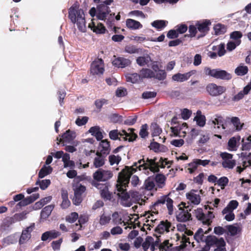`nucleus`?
Listing matches in <instances>:
<instances>
[{
    "label": "nucleus",
    "instance_id": "obj_64",
    "mask_svg": "<svg viewBox=\"0 0 251 251\" xmlns=\"http://www.w3.org/2000/svg\"><path fill=\"white\" fill-rule=\"evenodd\" d=\"M146 215L148 222H151V223L149 224L150 226H151V225L153 226V224L156 221L157 215H154L151 213H147Z\"/></svg>",
    "mask_w": 251,
    "mask_h": 251
},
{
    "label": "nucleus",
    "instance_id": "obj_25",
    "mask_svg": "<svg viewBox=\"0 0 251 251\" xmlns=\"http://www.w3.org/2000/svg\"><path fill=\"white\" fill-rule=\"evenodd\" d=\"M240 137L239 136L233 137L231 138L228 141L227 149L228 151H236L239 145Z\"/></svg>",
    "mask_w": 251,
    "mask_h": 251
},
{
    "label": "nucleus",
    "instance_id": "obj_56",
    "mask_svg": "<svg viewBox=\"0 0 251 251\" xmlns=\"http://www.w3.org/2000/svg\"><path fill=\"white\" fill-rule=\"evenodd\" d=\"M166 73L164 70H160L157 72H154V76L153 78H156L159 80H163L166 78Z\"/></svg>",
    "mask_w": 251,
    "mask_h": 251
},
{
    "label": "nucleus",
    "instance_id": "obj_49",
    "mask_svg": "<svg viewBox=\"0 0 251 251\" xmlns=\"http://www.w3.org/2000/svg\"><path fill=\"white\" fill-rule=\"evenodd\" d=\"M121 159V157L119 155L111 154L108 156L109 162L112 166L118 165Z\"/></svg>",
    "mask_w": 251,
    "mask_h": 251
},
{
    "label": "nucleus",
    "instance_id": "obj_63",
    "mask_svg": "<svg viewBox=\"0 0 251 251\" xmlns=\"http://www.w3.org/2000/svg\"><path fill=\"white\" fill-rule=\"evenodd\" d=\"M148 128V126L147 124H144L142 126L140 130V132H139V135L142 138H145L148 135V132L147 131Z\"/></svg>",
    "mask_w": 251,
    "mask_h": 251
},
{
    "label": "nucleus",
    "instance_id": "obj_23",
    "mask_svg": "<svg viewBox=\"0 0 251 251\" xmlns=\"http://www.w3.org/2000/svg\"><path fill=\"white\" fill-rule=\"evenodd\" d=\"M112 64L114 66L118 68H124L130 65L131 61L128 59L118 57L115 58L112 61Z\"/></svg>",
    "mask_w": 251,
    "mask_h": 251
},
{
    "label": "nucleus",
    "instance_id": "obj_32",
    "mask_svg": "<svg viewBox=\"0 0 251 251\" xmlns=\"http://www.w3.org/2000/svg\"><path fill=\"white\" fill-rule=\"evenodd\" d=\"M142 80L144 78H151L154 76V72L148 68H143L139 72Z\"/></svg>",
    "mask_w": 251,
    "mask_h": 251
},
{
    "label": "nucleus",
    "instance_id": "obj_28",
    "mask_svg": "<svg viewBox=\"0 0 251 251\" xmlns=\"http://www.w3.org/2000/svg\"><path fill=\"white\" fill-rule=\"evenodd\" d=\"M155 235L156 237L155 244L156 245L159 247L160 250L161 251H170L171 250L172 244L169 242V241L165 240L162 243L159 244L161 240L158 237V236L156 234Z\"/></svg>",
    "mask_w": 251,
    "mask_h": 251
},
{
    "label": "nucleus",
    "instance_id": "obj_38",
    "mask_svg": "<svg viewBox=\"0 0 251 251\" xmlns=\"http://www.w3.org/2000/svg\"><path fill=\"white\" fill-rule=\"evenodd\" d=\"M54 208L53 205H49L44 208L41 212V218L46 220L50 215L51 211Z\"/></svg>",
    "mask_w": 251,
    "mask_h": 251
},
{
    "label": "nucleus",
    "instance_id": "obj_60",
    "mask_svg": "<svg viewBox=\"0 0 251 251\" xmlns=\"http://www.w3.org/2000/svg\"><path fill=\"white\" fill-rule=\"evenodd\" d=\"M78 214L76 212H73L66 217V220L69 223H73L75 222L78 219Z\"/></svg>",
    "mask_w": 251,
    "mask_h": 251
},
{
    "label": "nucleus",
    "instance_id": "obj_2",
    "mask_svg": "<svg viewBox=\"0 0 251 251\" xmlns=\"http://www.w3.org/2000/svg\"><path fill=\"white\" fill-rule=\"evenodd\" d=\"M69 18L75 25L78 30L85 33L87 30L85 17L82 9L79 8L77 2L74 3L69 9Z\"/></svg>",
    "mask_w": 251,
    "mask_h": 251
},
{
    "label": "nucleus",
    "instance_id": "obj_34",
    "mask_svg": "<svg viewBox=\"0 0 251 251\" xmlns=\"http://www.w3.org/2000/svg\"><path fill=\"white\" fill-rule=\"evenodd\" d=\"M126 81L132 83H137L142 81L139 74H128L126 75Z\"/></svg>",
    "mask_w": 251,
    "mask_h": 251
},
{
    "label": "nucleus",
    "instance_id": "obj_37",
    "mask_svg": "<svg viewBox=\"0 0 251 251\" xmlns=\"http://www.w3.org/2000/svg\"><path fill=\"white\" fill-rule=\"evenodd\" d=\"M194 120L200 126L203 127L205 124V117L201 115V112L200 110L197 111V115L195 117Z\"/></svg>",
    "mask_w": 251,
    "mask_h": 251
},
{
    "label": "nucleus",
    "instance_id": "obj_8",
    "mask_svg": "<svg viewBox=\"0 0 251 251\" xmlns=\"http://www.w3.org/2000/svg\"><path fill=\"white\" fill-rule=\"evenodd\" d=\"M237 201H231L227 206L223 210L222 213L225 216L224 218L227 221H231L235 218L233 210L238 206Z\"/></svg>",
    "mask_w": 251,
    "mask_h": 251
},
{
    "label": "nucleus",
    "instance_id": "obj_51",
    "mask_svg": "<svg viewBox=\"0 0 251 251\" xmlns=\"http://www.w3.org/2000/svg\"><path fill=\"white\" fill-rule=\"evenodd\" d=\"M165 176L162 174H157L155 177V182L160 188H162L165 185Z\"/></svg>",
    "mask_w": 251,
    "mask_h": 251
},
{
    "label": "nucleus",
    "instance_id": "obj_54",
    "mask_svg": "<svg viewBox=\"0 0 251 251\" xmlns=\"http://www.w3.org/2000/svg\"><path fill=\"white\" fill-rule=\"evenodd\" d=\"M227 229L231 235L234 236L241 231L240 227L238 226L230 225L227 226Z\"/></svg>",
    "mask_w": 251,
    "mask_h": 251
},
{
    "label": "nucleus",
    "instance_id": "obj_42",
    "mask_svg": "<svg viewBox=\"0 0 251 251\" xmlns=\"http://www.w3.org/2000/svg\"><path fill=\"white\" fill-rule=\"evenodd\" d=\"M52 171V168L50 166L44 165L39 172V177L43 178L47 175L50 174Z\"/></svg>",
    "mask_w": 251,
    "mask_h": 251
},
{
    "label": "nucleus",
    "instance_id": "obj_41",
    "mask_svg": "<svg viewBox=\"0 0 251 251\" xmlns=\"http://www.w3.org/2000/svg\"><path fill=\"white\" fill-rule=\"evenodd\" d=\"M225 44H220L217 46H213L212 48L213 50L215 51L220 57L223 56L226 53Z\"/></svg>",
    "mask_w": 251,
    "mask_h": 251
},
{
    "label": "nucleus",
    "instance_id": "obj_13",
    "mask_svg": "<svg viewBox=\"0 0 251 251\" xmlns=\"http://www.w3.org/2000/svg\"><path fill=\"white\" fill-rule=\"evenodd\" d=\"M74 191V197L73 201L74 204L79 205L82 201V195L85 191V187L80 184L77 183L73 185Z\"/></svg>",
    "mask_w": 251,
    "mask_h": 251
},
{
    "label": "nucleus",
    "instance_id": "obj_59",
    "mask_svg": "<svg viewBox=\"0 0 251 251\" xmlns=\"http://www.w3.org/2000/svg\"><path fill=\"white\" fill-rule=\"evenodd\" d=\"M36 184H39L41 189L45 190L50 184V179H44L37 181Z\"/></svg>",
    "mask_w": 251,
    "mask_h": 251
},
{
    "label": "nucleus",
    "instance_id": "obj_39",
    "mask_svg": "<svg viewBox=\"0 0 251 251\" xmlns=\"http://www.w3.org/2000/svg\"><path fill=\"white\" fill-rule=\"evenodd\" d=\"M30 212L28 208L21 213L15 214L12 217L13 222H19L25 219L27 214Z\"/></svg>",
    "mask_w": 251,
    "mask_h": 251
},
{
    "label": "nucleus",
    "instance_id": "obj_7",
    "mask_svg": "<svg viewBox=\"0 0 251 251\" xmlns=\"http://www.w3.org/2000/svg\"><path fill=\"white\" fill-rule=\"evenodd\" d=\"M194 215L197 219L201 221L203 225L209 226L211 224L214 215L212 212L208 211L207 214H204L201 208L195 210Z\"/></svg>",
    "mask_w": 251,
    "mask_h": 251
},
{
    "label": "nucleus",
    "instance_id": "obj_17",
    "mask_svg": "<svg viewBox=\"0 0 251 251\" xmlns=\"http://www.w3.org/2000/svg\"><path fill=\"white\" fill-rule=\"evenodd\" d=\"M186 196L188 201L193 204L198 205L201 201V196L196 191H191L186 194Z\"/></svg>",
    "mask_w": 251,
    "mask_h": 251
},
{
    "label": "nucleus",
    "instance_id": "obj_62",
    "mask_svg": "<svg viewBox=\"0 0 251 251\" xmlns=\"http://www.w3.org/2000/svg\"><path fill=\"white\" fill-rule=\"evenodd\" d=\"M129 15L136 17H141V18L145 19L146 16L144 13L140 10H133L129 12Z\"/></svg>",
    "mask_w": 251,
    "mask_h": 251
},
{
    "label": "nucleus",
    "instance_id": "obj_21",
    "mask_svg": "<svg viewBox=\"0 0 251 251\" xmlns=\"http://www.w3.org/2000/svg\"><path fill=\"white\" fill-rule=\"evenodd\" d=\"M204 242L206 243L208 247L214 244L219 246L225 245V242L223 238H221L218 239L216 237L212 236H206Z\"/></svg>",
    "mask_w": 251,
    "mask_h": 251
},
{
    "label": "nucleus",
    "instance_id": "obj_26",
    "mask_svg": "<svg viewBox=\"0 0 251 251\" xmlns=\"http://www.w3.org/2000/svg\"><path fill=\"white\" fill-rule=\"evenodd\" d=\"M191 217V215L187 210L180 209L176 218L178 222H185L189 220Z\"/></svg>",
    "mask_w": 251,
    "mask_h": 251
},
{
    "label": "nucleus",
    "instance_id": "obj_16",
    "mask_svg": "<svg viewBox=\"0 0 251 251\" xmlns=\"http://www.w3.org/2000/svg\"><path fill=\"white\" fill-rule=\"evenodd\" d=\"M209 124L215 129V132H219L225 129L224 125V119L221 116H216V117L209 122Z\"/></svg>",
    "mask_w": 251,
    "mask_h": 251
},
{
    "label": "nucleus",
    "instance_id": "obj_31",
    "mask_svg": "<svg viewBox=\"0 0 251 251\" xmlns=\"http://www.w3.org/2000/svg\"><path fill=\"white\" fill-rule=\"evenodd\" d=\"M126 25L128 28L133 30L141 28L143 26L139 22L131 19H128L126 20Z\"/></svg>",
    "mask_w": 251,
    "mask_h": 251
},
{
    "label": "nucleus",
    "instance_id": "obj_14",
    "mask_svg": "<svg viewBox=\"0 0 251 251\" xmlns=\"http://www.w3.org/2000/svg\"><path fill=\"white\" fill-rule=\"evenodd\" d=\"M92 185L100 190L101 197L105 200H110L112 194L108 190L107 183H100L98 182H93Z\"/></svg>",
    "mask_w": 251,
    "mask_h": 251
},
{
    "label": "nucleus",
    "instance_id": "obj_11",
    "mask_svg": "<svg viewBox=\"0 0 251 251\" xmlns=\"http://www.w3.org/2000/svg\"><path fill=\"white\" fill-rule=\"evenodd\" d=\"M104 71V63L101 59L95 60L91 65L90 73L93 75H100Z\"/></svg>",
    "mask_w": 251,
    "mask_h": 251
},
{
    "label": "nucleus",
    "instance_id": "obj_30",
    "mask_svg": "<svg viewBox=\"0 0 251 251\" xmlns=\"http://www.w3.org/2000/svg\"><path fill=\"white\" fill-rule=\"evenodd\" d=\"M249 72L248 66L244 63H240L235 69L234 73L238 76H244L247 75Z\"/></svg>",
    "mask_w": 251,
    "mask_h": 251
},
{
    "label": "nucleus",
    "instance_id": "obj_9",
    "mask_svg": "<svg viewBox=\"0 0 251 251\" xmlns=\"http://www.w3.org/2000/svg\"><path fill=\"white\" fill-rule=\"evenodd\" d=\"M207 93L212 97H217L226 92V87L221 85H218L215 83L208 84L206 87Z\"/></svg>",
    "mask_w": 251,
    "mask_h": 251
},
{
    "label": "nucleus",
    "instance_id": "obj_45",
    "mask_svg": "<svg viewBox=\"0 0 251 251\" xmlns=\"http://www.w3.org/2000/svg\"><path fill=\"white\" fill-rule=\"evenodd\" d=\"M242 149L243 151H250L251 149V136L242 139Z\"/></svg>",
    "mask_w": 251,
    "mask_h": 251
},
{
    "label": "nucleus",
    "instance_id": "obj_1",
    "mask_svg": "<svg viewBox=\"0 0 251 251\" xmlns=\"http://www.w3.org/2000/svg\"><path fill=\"white\" fill-rule=\"evenodd\" d=\"M170 163L167 161L166 159H163L160 158L158 162L154 160L147 159H140L138 162H136L131 167H125L119 174L116 184L117 195L121 199V203L126 207H130L133 202L140 200V196L136 191H131L129 194L126 192V188L127 186L131 176L136 171L137 168L140 171H146L149 170L153 172L159 171V168H164L166 166L170 167Z\"/></svg>",
    "mask_w": 251,
    "mask_h": 251
},
{
    "label": "nucleus",
    "instance_id": "obj_53",
    "mask_svg": "<svg viewBox=\"0 0 251 251\" xmlns=\"http://www.w3.org/2000/svg\"><path fill=\"white\" fill-rule=\"evenodd\" d=\"M214 29L216 35L224 34L226 31V27L224 25L218 24L215 25Z\"/></svg>",
    "mask_w": 251,
    "mask_h": 251
},
{
    "label": "nucleus",
    "instance_id": "obj_4",
    "mask_svg": "<svg viewBox=\"0 0 251 251\" xmlns=\"http://www.w3.org/2000/svg\"><path fill=\"white\" fill-rule=\"evenodd\" d=\"M171 193L168 195H164L160 197L158 200L152 205L151 210L148 213H151L154 215H157L158 211L161 209L162 206L166 205L169 215H172L174 211L173 201L169 197Z\"/></svg>",
    "mask_w": 251,
    "mask_h": 251
},
{
    "label": "nucleus",
    "instance_id": "obj_58",
    "mask_svg": "<svg viewBox=\"0 0 251 251\" xmlns=\"http://www.w3.org/2000/svg\"><path fill=\"white\" fill-rule=\"evenodd\" d=\"M240 43L241 40L228 42L227 44V50L230 51H232L234 50L237 46L239 45Z\"/></svg>",
    "mask_w": 251,
    "mask_h": 251
},
{
    "label": "nucleus",
    "instance_id": "obj_6",
    "mask_svg": "<svg viewBox=\"0 0 251 251\" xmlns=\"http://www.w3.org/2000/svg\"><path fill=\"white\" fill-rule=\"evenodd\" d=\"M204 72L206 75L216 79L229 80L232 78L230 74L219 69H211L209 67H206L204 68Z\"/></svg>",
    "mask_w": 251,
    "mask_h": 251
},
{
    "label": "nucleus",
    "instance_id": "obj_50",
    "mask_svg": "<svg viewBox=\"0 0 251 251\" xmlns=\"http://www.w3.org/2000/svg\"><path fill=\"white\" fill-rule=\"evenodd\" d=\"M167 22L164 20H156L151 23V25L158 30H161L166 26Z\"/></svg>",
    "mask_w": 251,
    "mask_h": 251
},
{
    "label": "nucleus",
    "instance_id": "obj_47",
    "mask_svg": "<svg viewBox=\"0 0 251 251\" xmlns=\"http://www.w3.org/2000/svg\"><path fill=\"white\" fill-rule=\"evenodd\" d=\"M111 217L112 223L114 225H120L124 223L118 212H114Z\"/></svg>",
    "mask_w": 251,
    "mask_h": 251
},
{
    "label": "nucleus",
    "instance_id": "obj_3",
    "mask_svg": "<svg viewBox=\"0 0 251 251\" xmlns=\"http://www.w3.org/2000/svg\"><path fill=\"white\" fill-rule=\"evenodd\" d=\"M113 0H107L97 6V17L99 20L104 21L107 25L112 26L114 21V13H110L108 5Z\"/></svg>",
    "mask_w": 251,
    "mask_h": 251
},
{
    "label": "nucleus",
    "instance_id": "obj_35",
    "mask_svg": "<svg viewBox=\"0 0 251 251\" xmlns=\"http://www.w3.org/2000/svg\"><path fill=\"white\" fill-rule=\"evenodd\" d=\"M99 150L100 153H108L110 150L109 142L106 140H102L100 144Z\"/></svg>",
    "mask_w": 251,
    "mask_h": 251
},
{
    "label": "nucleus",
    "instance_id": "obj_43",
    "mask_svg": "<svg viewBox=\"0 0 251 251\" xmlns=\"http://www.w3.org/2000/svg\"><path fill=\"white\" fill-rule=\"evenodd\" d=\"M111 220L110 215L103 213L100 216L99 220V224L101 226H105L110 223Z\"/></svg>",
    "mask_w": 251,
    "mask_h": 251
},
{
    "label": "nucleus",
    "instance_id": "obj_40",
    "mask_svg": "<svg viewBox=\"0 0 251 251\" xmlns=\"http://www.w3.org/2000/svg\"><path fill=\"white\" fill-rule=\"evenodd\" d=\"M210 24V21L209 20H206L201 23H200L197 25V29L200 32L204 33L208 30V25Z\"/></svg>",
    "mask_w": 251,
    "mask_h": 251
},
{
    "label": "nucleus",
    "instance_id": "obj_22",
    "mask_svg": "<svg viewBox=\"0 0 251 251\" xmlns=\"http://www.w3.org/2000/svg\"><path fill=\"white\" fill-rule=\"evenodd\" d=\"M196 72V71L192 70L190 72L184 74L177 73L173 75L172 79L176 81L183 82L188 80L190 77L191 75H194Z\"/></svg>",
    "mask_w": 251,
    "mask_h": 251
},
{
    "label": "nucleus",
    "instance_id": "obj_52",
    "mask_svg": "<svg viewBox=\"0 0 251 251\" xmlns=\"http://www.w3.org/2000/svg\"><path fill=\"white\" fill-rule=\"evenodd\" d=\"M231 121L234 126L236 127V129L238 131L241 130L243 127L244 124L241 123L238 117H233L231 118Z\"/></svg>",
    "mask_w": 251,
    "mask_h": 251
},
{
    "label": "nucleus",
    "instance_id": "obj_44",
    "mask_svg": "<svg viewBox=\"0 0 251 251\" xmlns=\"http://www.w3.org/2000/svg\"><path fill=\"white\" fill-rule=\"evenodd\" d=\"M206 236L204 235V232L202 229L199 228L194 236V238L198 243L204 242Z\"/></svg>",
    "mask_w": 251,
    "mask_h": 251
},
{
    "label": "nucleus",
    "instance_id": "obj_55",
    "mask_svg": "<svg viewBox=\"0 0 251 251\" xmlns=\"http://www.w3.org/2000/svg\"><path fill=\"white\" fill-rule=\"evenodd\" d=\"M198 166L196 160L195 159L192 162L188 164L187 170L190 174H193L197 169Z\"/></svg>",
    "mask_w": 251,
    "mask_h": 251
},
{
    "label": "nucleus",
    "instance_id": "obj_5",
    "mask_svg": "<svg viewBox=\"0 0 251 251\" xmlns=\"http://www.w3.org/2000/svg\"><path fill=\"white\" fill-rule=\"evenodd\" d=\"M133 128H128L127 130H122L118 131L117 129L112 130L109 133V137L112 140H124L132 141L137 137V134L134 132Z\"/></svg>",
    "mask_w": 251,
    "mask_h": 251
},
{
    "label": "nucleus",
    "instance_id": "obj_19",
    "mask_svg": "<svg viewBox=\"0 0 251 251\" xmlns=\"http://www.w3.org/2000/svg\"><path fill=\"white\" fill-rule=\"evenodd\" d=\"M34 224H32L31 226L23 230L22 235L19 240V243L23 244L25 243L30 238L31 232L33 230Z\"/></svg>",
    "mask_w": 251,
    "mask_h": 251
},
{
    "label": "nucleus",
    "instance_id": "obj_33",
    "mask_svg": "<svg viewBox=\"0 0 251 251\" xmlns=\"http://www.w3.org/2000/svg\"><path fill=\"white\" fill-rule=\"evenodd\" d=\"M151 62V57L148 55H145L142 56H139L136 59V63L140 66L147 65L149 66V63Z\"/></svg>",
    "mask_w": 251,
    "mask_h": 251
},
{
    "label": "nucleus",
    "instance_id": "obj_18",
    "mask_svg": "<svg viewBox=\"0 0 251 251\" xmlns=\"http://www.w3.org/2000/svg\"><path fill=\"white\" fill-rule=\"evenodd\" d=\"M172 227V224L168 221H162L156 227L155 231L156 233L163 234L169 232Z\"/></svg>",
    "mask_w": 251,
    "mask_h": 251
},
{
    "label": "nucleus",
    "instance_id": "obj_46",
    "mask_svg": "<svg viewBox=\"0 0 251 251\" xmlns=\"http://www.w3.org/2000/svg\"><path fill=\"white\" fill-rule=\"evenodd\" d=\"M155 186V181L153 177H148L144 183L145 188L148 190H152Z\"/></svg>",
    "mask_w": 251,
    "mask_h": 251
},
{
    "label": "nucleus",
    "instance_id": "obj_36",
    "mask_svg": "<svg viewBox=\"0 0 251 251\" xmlns=\"http://www.w3.org/2000/svg\"><path fill=\"white\" fill-rule=\"evenodd\" d=\"M251 89V86L248 84L246 86L242 91L239 92L237 95L234 96L233 100L235 101H238L242 99L245 95L249 93Z\"/></svg>",
    "mask_w": 251,
    "mask_h": 251
},
{
    "label": "nucleus",
    "instance_id": "obj_29",
    "mask_svg": "<svg viewBox=\"0 0 251 251\" xmlns=\"http://www.w3.org/2000/svg\"><path fill=\"white\" fill-rule=\"evenodd\" d=\"M88 27L97 34L104 33L106 30L105 27L101 23L98 24L96 25L94 22H92V23L88 25Z\"/></svg>",
    "mask_w": 251,
    "mask_h": 251
},
{
    "label": "nucleus",
    "instance_id": "obj_15",
    "mask_svg": "<svg viewBox=\"0 0 251 251\" xmlns=\"http://www.w3.org/2000/svg\"><path fill=\"white\" fill-rule=\"evenodd\" d=\"M112 176V173L110 171L99 169L94 173L93 177L98 181H105L111 178Z\"/></svg>",
    "mask_w": 251,
    "mask_h": 251
},
{
    "label": "nucleus",
    "instance_id": "obj_27",
    "mask_svg": "<svg viewBox=\"0 0 251 251\" xmlns=\"http://www.w3.org/2000/svg\"><path fill=\"white\" fill-rule=\"evenodd\" d=\"M60 235V233L55 230L48 231L42 234L41 236V240L45 241L48 239L56 238Z\"/></svg>",
    "mask_w": 251,
    "mask_h": 251
},
{
    "label": "nucleus",
    "instance_id": "obj_61",
    "mask_svg": "<svg viewBox=\"0 0 251 251\" xmlns=\"http://www.w3.org/2000/svg\"><path fill=\"white\" fill-rule=\"evenodd\" d=\"M192 114V111L187 108L183 109L181 110V116L184 120H188Z\"/></svg>",
    "mask_w": 251,
    "mask_h": 251
},
{
    "label": "nucleus",
    "instance_id": "obj_57",
    "mask_svg": "<svg viewBox=\"0 0 251 251\" xmlns=\"http://www.w3.org/2000/svg\"><path fill=\"white\" fill-rule=\"evenodd\" d=\"M228 181L229 180L227 177L223 176L218 179L217 183L221 187L222 189H223L227 185Z\"/></svg>",
    "mask_w": 251,
    "mask_h": 251
},
{
    "label": "nucleus",
    "instance_id": "obj_12",
    "mask_svg": "<svg viewBox=\"0 0 251 251\" xmlns=\"http://www.w3.org/2000/svg\"><path fill=\"white\" fill-rule=\"evenodd\" d=\"M177 229L178 231H179L181 234H176V235L177 236L178 239L179 238H181V242L183 243H188L189 244H190V242L189 241V238L187 237V235H192L193 234V232L190 230L188 229L185 224H178L177 225Z\"/></svg>",
    "mask_w": 251,
    "mask_h": 251
},
{
    "label": "nucleus",
    "instance_id": "obj_10",
    "mask_svg": "<svg viewBox=\"0 0 251 251\" xmlns=\"http://www.w3.org/2000/svg\"><path fill=\"white\" fill-rule=\"evenodd\" d=\"M222 159V165L223 168L232 169L236 165V161L233 159V155L226 152H222L220 154Z\"/></svg>",
    "mask_w": 251,
    "mask_h": 251
},
{
    "label": "nucleus",
    "instance_id": "obj_20",
    "mask_svg": "<svg viewBox=\"0 0 251 251\" xmlns=\"http://www.w3.org/2000/svg\"><path fill=\"white\" fill-rule=\"evenodd\" d=\"M76 135L74 131L68 130L64 133L62 136V138H57V144H59L60 142H63V143H71L75 138Z\"/></svg>",
    "mask_w": 251,
    "mask_h": 251
},
{
    "label": "nucleus",
    "instance_id": "obj_48",
    "mask_svg": "<svg viewBox=\"0 0 251 251\" xmlns=\"http://www.w3.org/2000/svg\"><path fill=\"white\" fill-rule=\"evenodd\" d=\"M151 130L152 131V136H158L162 132V129L156 123H152L151 126Z\"/></svg>",
    "mask_w": 251,
    "mask_h": 251
},
{
    "label": "nucleus",
    "instance_id": "obj_24",
    "mask_svg": "<svg viewBox=\"0 0 251 251\" xmlns=\"http://www.w3.org/2000/svg\"><path fill=\"white\" fill-rule=\"evenodd\" d=\"M105 156L103 154L97 152L93 160V166L96 168H100L104 165Z\"/></svg>",
    "mask_w": 251,
    "mask_h": 251
}]
</instances>
